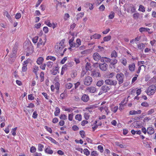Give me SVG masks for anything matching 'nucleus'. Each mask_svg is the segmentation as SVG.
<instances>
[{"label": "nucleus", "instance_id": "obj_1", "mask_svg": "<svg viewBox=\"0 0 156 156\" xmlns=\"http://www.w3.org/2000/svg\"><path fill=\"white\" fill-rule=\"evenodd\" d=\"M64 41L65 40L62 39L60 43H57L55 46V48L57 55L63 56V53H62V51L64 47Z\"/></svg>", "mask_w": 156, "mask_h": 156}, {"label": "nucleus", "instance_id": "obj_2", "mask_svg": "<svg viewBox=\"0 0 156 156\" xmlns=\"http://www.w3.org/2000/svg\"><path fill=\"white\" fill-rule=\"evenodd\" d=\"M116 77L119 85L122 84L123 83L124 76L122 73H117L116 75Z\"/></svg>", "mask_w": 156, "mask_h": 156}, {"label": "nucleus", "instance_id": "obj_3", "mask_svg": "<svg viewBox=\"0 0 156 156\" xmlns=\"http://www.w3.org/2000/svg\"><path fill=\"white\" fill-rule=\"evenodd\" d=\"M156 86L154 85H152L149 87L147 91V94L149 95H153L156 90Z\"/></svg>", "mask_w": 156, "mask_h": 156}, {"label": "nucleus", "instance_id": "obj_4", "mask_svg": "<svg viewBox=\"0 0 156 156\" xmlns=\"http://www.w3.org/2000/svg\"><path fill=\"white\" fill-rule=\"evenodd\" d=\"M105 84L114 86H116L117 84V82L116 80L111 79H106L105 81Z\"/></svg>", "mask_w": 156, "mask_h": 156}, {"label": "nucleus", "instance_id": "obj_5", "mask_svg": "<svg viewBox=\"0 0 156 156\" xmlns=\"http://www.w3.org/2000/svg\"><path fill=\"white\" fill-rule=\"evenodd\" d=\"M84 84L86 86H89L92 82V79L91 77L90 76L86 77L84 80Z\"/></svg>", "mask_w": 156, "mask_h": 156}, {"label": "nucleus", "instance_id": "obj_6", "mask_svg": "<svg viewBox=\"0 0 156 156\" xmlns=\"http://www.w3.org/2000/svg\"><path fill=\"white\" fill-rule=\"evenodd\" d=\"M19 46V43L17 42H16L12 49V53L11 55L12 58H15L16 53Z\"/></svg>", "mask_w": 156, "mask_h": 156}, {"label": "nucleus", "instance_id": "obj_7", "mask_svg": "<svg viewBox=\"0 0 156 156\" xmlns=\"http://www.w3.org/2000/svg\"><path fill=\"white\" fill-rule=\"evenodd\" d=\"M111 89V87L108 86L107 85H102L101 88V90H103L105 93H106Z\"/></svg>", "mask_w": 156, "mask_h": 156}, {"label": "nucleus", "instance_id": "obj_8", "mask_svg": "<svg viewBox=\"0 0 156 156\" xmlns=\"http://www.w3.org/2000/svg\"><path fill=\"white\" fill-rule=\"evenodd\" d=\"M108 67V65L106 63H100L99 65L100 69L103 71H105L107 70Z\"/></svg>", "mask_w": 156, "mask_h": 156}, {"label": "nucleus", "instance_id": "obj_9", "mask_svg": "<svg viewBox=\"0 0 156 156\" xmlns=\"http://www.w3.org/2000/svg\"><path fill=\"white\" fill-rule=\"evenodd\" d=\"M91 75L94 77H100L101 74L99 71L94 70L91 72Z\"/></svg>", "mask_w": 156, "mask_h": 156}, {"label": "nucleus", "instance_id": "obj_10", "mask_svg": "<svg viewBox=\"0 0 156 156\" xmlns=\"http://www.w3.org/2000/svg\"><path fill=\"white\" fill-rule=\"evenodd\" d=\"M44 41H43L42 39L40 38L39 39V41L37 43V48H41V46H44L45 44L46 41V39L45 38L44 39Z\"/></svg>", "mask_w": 156, "mask_h": 156}, {"label": "nucleus", "instance_id": "obj_11", "mask_svg": "<svg viewBox=\"0 0 156 156\" xmlns=\"http://www.w3.org/2000/svg\"><path fill=\"white\" fill-rule=\"evenodd\" d=\"M93 58L94 60L98 61L100 60L101 56L98 53L95 52L93 54Z\"/></svg>", "mask_w": 156, "mask_h": 156}, {"label": "nucleus", "instance_id": "obj_12", "mask_svg": "<svg viewBox=\"0 0 156 156\" xmlns=\"http://www.w3.org/2000/svg\"><path fill=\"white\" fill-rule=\"evenodd\" d=\"M86 90L90 93H94L96 91L97 89L95 87L92 86L87 87Z\"/></svg>", "mask_w": 156, "mask_h": 156}, {"label": "nucleus", "instance_id": "obj_13", "mask_svg": "<svg viewBox=\"0 0 156 156\" xmlns=\"http://www.w3.org/2000/svg\"><path fill=\"white\" fill-rule=\"evenodd\" d=\"M81 100L84 102H87L89 100V97L88 95L83 94L81 98Z\"/></svg>", "mask_w": 156, "mask_h": 156}, {"label": "nucleus", "instance_id": "obj_14", "mask_svg": "<svg viewBox=\"0 0 156 156\" xmlns=\"http://www.w3.org/2000/svg\"><path fill=\"white\" fill-rule=\"evenodd\" d=\"M154 132V129L152 127H149L147 129V132L149 134H152Z\"/></svg>", "mask_w": 156, "mask_h": 156}, {"label": "nucleus", "instance_id": "obj_15", "mask_svg": "<svg viewBox=\"0 0 156 156\" xmlns=\"http://www.w3.org/2000/svg\"><path fill=\"white\" fill-rule=\"evenodd\" d=\"M141 112V111L140 110H138L137 111L133 110L130 111L129 114L131 115H133L136 114H140Z\"/></svg>", "mask_w": 156, "mask_h": 156}, {"label": "nucleus", "instance_id": "obj_16", "mask_svg": "<svg viewBox=\"0 0 156 156\" xmlns=\"http://www.w3.org/2000/svg\"><path fill=\"white\" fill-rule=\"evenodd\" d=\"M129 70L130 71H134L135 68V66L134 63H133L132 64H130L129 65Z\"/></svg>", "mask_w": 156, "mask_h": 156}, {"label": "nucleus", "instance_id": "obj_17", "mask_svg": "<svg viewBox=\"0 0 156 156\" xmlns=\"http://www.w3.org/2000/svg\"><path fill=\"white\" fill-rule=\"evenodd\" d=\"M138 48L139 49L143 50L145 47V44L143 43H140L137 45Z\"/></svg>", "mask_w": 156, "mask_h": 156}, {"label": "nucleus", "instance_id": "obj_18", "mask_svg": "<svg viewBox=\"0 0 156 156\" xmlns=\"http://www.w3.org/2000/svg\"><path fill=\"white\" fill-rule=\"evenodd\" d=\"M39 69V68L38 66H35L33 68V72L34 73L35 75H37V72Z\"/></svg>", "mask_w": 156, "mask_h": 156}, {"label": "nucleus", "instance_id": "obj_19", "mask_svg": "<svg viewBox=\"0 0 156 156\" xmlns=\"http://www.w3.org/2000/svg\"><path fill=\"white\" fill-rule=\"evenodd\" d=\"M150 30V29L148 28L143 27H141L139 29V30L140 32L144 31H148Z\"/></svg>", "mask_w": 156, "mask_h": 156}, {"label": "nucleus", "instance_id": "obj_20", "mask_svg": "<svg viewBox=\"0 0 156 156\" xmlns=\"http://www.w3.org/2000/svg\"><path fill=\"white\" fill-rule=\"evenodd\" d=\"M44 61L43 58L42 57H40L38 58L37 61V63L38 65H41V64Z\"/></svg>", "mask_w": 156, "mask_h": 156}, {"label": "nucleus", "instance_id": "obj_21", "mask_svg": "<svg viewBox=\"0 0 156 156\" xmlns=\"http://www.w3.org/2000/svg\"><path fill=\"white\" fill-rule=\"evenodd\" d=\"M84 14L83 12H80L77 14L76 15L77 20H78L80 19H81L83 16Z\"/></svg>", "mask_w": 156, "mask_h": 156}, {"label": "nucleus", "instance_id": "obj_22", "mask_svg": "<svg viewBox=\"0 0 156 156\" xmlns=\"http://www.w3.org/2000/svg\"><path fill=\"white\" fill-rule=\"evenodd\" d=\"M58 68L57 67H55V69H53L51 71V73L53 75H56L57 72H58Z\"/></svg>", "mask_w": 156, "mask_h": 156}, {"label": "nucleus", "instance_id": "obj_23", "mask_svg": "<svg viewBox=\"0 0 156 156\" xmlns=\"http://www.w3.org/2000/svg\"><path fill=\"white\" fill-rule=\"evenodd\" d=\"M104 80H99L97 83L96 85L98 87L101 86L104 83Z\"/></svg>", "mask_w": 156, "mask_h": 156}, {"label": "nucleus", "instance_id": "obj_24", "mask_svg": "<svg viewBox=\"0 0 156 156\" xmlns=\"http://www.w3.org/2000/svg\"><path fill=\"white\" fill-rule=\"evenodd\" d=\"M116 145L121 148H126V145L121 144L119 142H116Z\"/></svg>", "mask_w": 156, "mask_h": 156}, {"label": "nucleus", "instance_id": "obj_25", "mask_svg": "<svg viewBox=\"0 0 156 156\" xmlns=\"http://www.w3.org/2000/svg\"><path fill=\"white\" fill-rule=\"evenodd\" d=\"M44 73L43 72H41L40 75V76L41 78L40 81L42 82L44 80Z\"/></svg>", "mask_w": 156, "mask_h": 156}, {"label": "nucleus", "instance_id": "obj_26", "mask_svg": "<svg viewBox=\"0 0 156 156\" xmlns=\"http://www.w3.org/2000/svg\"><path fill=\"white\" fill-rule=\"evenodd\" d=\"M90 64L89 62H87L85 66V69L87 70H90L91 69Z\"/></svg>", "mask_w": 156, "mask_h": 156}, {"label": "nucleus", "instance_id": "obj_27", "mask_svg": "<svg viewBox=\"0 0 156 156\" xmlns=\"http://www.w3.org/2000/svg\"><path fill=\"white\" fill-rule=\"evenodd\" d=\"M101 37V35L100 34H95L93 35V38L94 39H99Z\"/></svg>", "mask_w": 156, "mask_h": 156}, {"label": "nucleus", "instance_id": "obj_28", "mask_svg": "<svg viewBox=\"0 0 156 156\" xmlns=\"http://www.w3.org/2000/svg\"><path fill=\"white\" fill-rule=\"evenodd\" d=\"M53 64V62L51 61H49L47 62L46 64V65L47 66L50 68H51L52 67Z\"/></svg>", "mask_w": 156, "mask_h": 156}, {"label": "nucleus", "instance_id": "obj_29", "mask_svg": "<svg viewBox=\"0 0 156 156\" xmlns=\"http://www.w3.org/2000/svg\"><path fill=\"white\" fill-rule=\"evenodd\" d=\"M111 61L110 62L111 65H114L117 62V60L115 58L111 59Z\"/></svg>", "mask_w": 156, "mask_h": 156}, {"label": "nucleus", "instance_id": "obj_30", "mask_svg": "<svg viewBox=\"0 0 156 156\" xmlns=\"http://www.w3.org/2000/svg\"><path fill=\"white\" fill-rule=\"evenodd\" d=\"M60 112V109L58 107H56L55 108V116L58 115L59 114Z\"/></svg>", "mask_w": 156, "mask_h": 156}, {"label": "nucleus", "instance_id": "obj_31", "mask_svg": "<svg viewBox=\"0 0 156 156\" xmlns=\"http://www.w3.org/2000/svg\"><path fill=\"white\" fill-rule=\"evenodd\" d=\"M45 152L49 154H52L53 153V151L51 150H50L48 147L46 148L45 150Z\"/></svg>", "mask_w": 156, "mask_h": 156}, {"label": "nucleus", "instance_id": "obj_32", "mask_svg": "<svg viewBox=\"0 0 156 156\" xmlns=\"http://www.w3.org/2000/svg\"><path fill=\"white\" fill-rule=\"evenodd\" d=\"M111 36L110 35H108L105 37L103 38V40L104 41H108L111 40Z\"/></svg>", "mask_w": 156, "mask_h": 156}, {"label": "nucleus", "instance_id": "obj_33", "mask_svg": "<svg viewBox=\"0 0 156 156\" xmlns=\"http://www.w3.org/2000/svg\"><path fill=\"white\" fill-rule=\"evenodd\" d=\"M75 118L76 120L80 121L82 120V115L80 114H77L76 115Z\"/></svg>", "mask_w": 156, "mask_h": 156}, {"label": "nucleus", "instance_id": "obj_34", "mask_svg": "<svg viewBox=\"0 0 156 156\" xmlns=\"http://www.w3.org/2000/svg\"><path fill=\"white\" fill-rule=\"evenodd\" d=\"M117 56V52L115 51H113L111 53V58L114 57L115 58Z\"/></svg>", "mask_w": 156, "mask_h": 156}, {"label": "nucleus", "instance_id": "obj_35", "mask_svg": "<svg viewBox=\"0 0 156 156\" xmlns=\"http://www.w3.org/2000/svg\"><path fill=\"white\" fill-rule=\"evenodd\" d=\"M56 59V58L55 57L51 56H48L46 58V59L47 60L50 59L53 61H55Z\"/></svg>", "mask_w": 156, "mask_h": 156}, {"label": "nucleus", "instance_id": "obj_36", "mask_svg": "<svg viewBox=\"0 0 156 156\" xmlns=\"http://www.w3.org/2000/svg\"><path fill=\"white\" fill-rule=\"evenodd\" d=\"M115 16V13L114 12L112 11L110 12L109 15L108 16L109 19H112Z\"/></svg>", "mask_w": 156, "mask_h": 156}, {"label": "nucleus", "instance_id": "obj_37", "mask_svg": "<svg viewBox=\"0 0 156 156\" xmlns=\"http://www.w3.org/2000/svg\"><path fill=\"white\" fill-rule=\"evenodd\" d=\"M67 94L66 93L64 92L60 94V98L61 99H64L65 97H66L67 96Z\"/></svg>", "mask_w": 156, "mask_h": 156}, {"label": "nucleus", "instance_id": "obj_38", "mask_svg": "<svg viewBox=\"0 0 156 156\" xmlns=\"http://www.w3.org/2000/svg\"><path fill=\"white\" fill-rule=\"evenodd\" d=\"M73 84L70 83H67L66 84V87L67 89H69L73 87Z\"/></svg>", "mask_w": 156, "mask_h": 156}, {"label": "nucleus", "instance_id": "obj_39", "mask_svg": "<svg viewBox=\"0 0 156 156\" xmlns=\"http://www.w3.org/2000/svg\"><path fill=\"white\" fill-rule=\"evenodd\" d=\"M84 154L87 156L89 155L90 154L89 151L87 149H85L83 151Z\"/></svg>", "mask_w": 156, "mask_h": 156}, {"label": "nucleus", "instance_id": "obj_40", "mask_svg": "<svg viewBox=\"0 0 156 156\" xmlns=\"http://www.w3.org/2000/svg\"><path fill=\"white\" fill-rule=\"evenodd\" d=\"M138 10L141 11L142 12H144L145 11L144 7L142 5H140Z\"/></svg>", "mask_w": 156, "mask_h": 156}, {"label": "nucleus", "instance_id": "obj_41", "mask_svg": "<svg viewBox=\"0 0 156 156\" xmlns=\"http://www.w3.org/2000/svg\"><path fill=\"white\" fill-rule=\"evenodd\" d=\"M76 44H77L76 47L78 48L81 44V41L80 39L78 38L76 40Z\"/></svg>", "mask_w": 156, "mask_h": 156}, {"label": "nucleus", "instance_id": "obj_42", "mask_svg": "<svg viewBox=\"0 0 156 156\" xmlns=\"http://www.w3.org/2000/svg\"><path fill=\"white\" fill-rule=\"evenodd\" d=\"M121 62L124 66H126L127 64V61L125 58H122L121 60Z\"/></svg>", "mask_w": 156, "mask_h": 156}, {"label": "nucleus", "instance_id": "obj_43", "mask_svg": "<svg viewBox=\"0 0 156 156\" xmlns=\"http://www.w3.org/2000/svg\"><path fill=\"white\" fill-rule=\"evenodd\" d=\"M69 44L71 47H76L77 44H76L74 42H69Z\"/></svg>", "mask_w": 156, "mask_h": 156}, {"label": "nucleus", "instance_id": "obj_44", "mask_svg": "<svg viewBox=\"0 0 156 156\" xmlns=\"http://www.w3.org/2000/svg\"><path fill=\"white\" fill-rule=\"evenodd\" d=\"M154 111L155 110L154 109H151L147 112V114L148 115H151L154 112Z\"/></svg>", "mask_w": 156, "mask_h": 156}, {"label": "nucleus", "instance_id": "obj_45", "mask_svg": "<svg viewBox=\"0 0 156 156\" xmlns=\"http://www.w3.org/2000/svg\"><path fill=\"white\" fill-rule=\"evenodd\" d=\"M44 148V145L41 144H39L38 145V150L39 151H42L43 150V148Z\"/></svg>", "mask_w": 156, "mask_h": 156}, {"label": "nucleus", "instance_id": "obj_46", "mask_svg": "<svg viewBox=\"0 0 156 156\" xmlns=\"http://www.w3.org/2000/svg\"><path fill=\"white\" fill-rule=\"evenodd\" d=\"M54 2L55 3H57L56 4V8L57 10V7L58 6V5L59 4H60V6H61L62 5V3L61 2H59L57 0H54Z\"/></svg>", "mask_w": 156, "mask_h": 156}, {"label": "nucleus", "instance_id": "obj_47", "mask_svg": "<svg viewBox=\"0 0 156 156\" xmlns=\"http://www.w3.org/2000/svg\"><path fill=\"white\" fill-rule=\"evenodd\" d=\"M4 15L5 16L9 19H10L11 17L7 11H5L4 13Z\"/></svg>", "mask_w": 156, "mask_h": 156}, {"label": "nucleus", "instance_id": "obj_48", "mask_svg": "<svg viewBox=\"0 0 156 156\" xmlns=\"http://www.w3.org/2000/svg\"><path fill=\"white\" fill-rule=\"evenodd\" d=\"M139 15L140 14L139 13H136L133 15V17L134 19H137L138 18Z\"/></svg>", "mask_w": 156, "mask_h": 156}, {"label": "nucleus", "instance_id": "obj_49", "mask_svg": "<svg viewBox=\"0 0 156 156\" xmlns=\"http://www.w3.org/2000/svg\"><path fill=\"white\" fill-rule=\"evenodd\" d=\"M60 119L62 120H66L67 119V116L64 114L61 115L60 117Z\"/></svg>", "mask_w": 156, "mask_h": 156}, {"label": "nucleus", "instance_id": "obj_50", "mask_svg": "<svg viewBox=\"0 0 156 156\" xmlns=\"http://www.w3.org/2000/svg\"><path fill=\"white\" fill-rule=\"evenodd\" d=\"M59 85H60V84L58 82H56L55 83V88L56 89H57V90H58L59 89Z\"/></svg>", "mask_w": 156, "mask_h": 156}, {"label": "nucleus", "instance_id": "obj_51", "mask_svg": "<svg viewBox=\"0 0 156 156\" xmlns=\"http://www.w3.org/2000/svg\"><path fill=\"white\" fill-rule=\"evenodd\" d=\"M89 50L87 49L84 50L81 52V53L82 55H85L89 53Z\"/></svg>", "mask_w": 156, "mask_h": 156}, {"label": "nucleus", "instance_id": "obj_52", "mask_svg": "<svg viewBox=\"0 0 156 156\" xmlns=\"http://www.w3.org/2000/svg\"><path fill=\"white\" fill-rule=\"evenodd\" d=\"M38 114L37 113V112L35 111L33 113L32 117L34 119H36L37 118Z\"/></svg>", "mask_w": 156, "mask_h": 156}, {"label": "nucleus", "instance_id": "obj_53", "mask_svg": "<svg viewBox=\"0 0 156 156\" xmlns=\"http://www.w3.org/2000/svg\"><path fill=\"white\" fill-rule=\"evenodd\" d=\"M38 39V37H34L32 39L33 42L34 43H36Z\"/></svg>", "mask_w": 156, "mask_h": 156}, {"label": "nucleus", "instance_id": "obj_54", "mask_svg": "<svg viewBox=\"0 0 156 156\" xmlns=\"http://www.w3.org/2000/svg\"><path fill=\"white\" fill-rule=\"evenodd\" d=\"M34 98L32 94H30L28 95V99L30 100H32L34 99Z\"/></svg>", "mask_w": 156, "mask_h": 156}, {"label": "nucleus", "instance_id": "obj_55", "mask_svg": "<svg viewBox=\"0 0 156 156\" xmlns=\"http://www.w3.org/2000/svg\"><path fill=\"white\" fill-rule=\"evenodd\" d=\"M73 114L71 113L69 114L68 116V119L70 121H72L73 120Z\"/></svg>", "mask_w": 156, "mask_h": 156}, {"label": "nucleus", "instance_id": "obj_56", "mask_svg": "<svg viewBox=\"0 0 156 156\" xmlns=\"http://www.w3.org/2000/svg\"><path fill=\"white\" fill-rule=\"evenodd\" d=\"M80 134L83 138L85 136V132L84 131H80Z\"/></svg>", "mask_w": 156, "mask_h": 156}, {"label": "nucleus", "instance_id": "obj_57", "mask_svg": "<svg viewBox=\"0 0 156 156\" xmlns=\"http://www.w3.org/2000/svg\"><path fill=\"white\" fill-rule=\"evenodd\" d=\"M115 73H111L108 75V77L109 78H112L114 76Z\"/></svg>", "mask_w": 156, "mask_h": 156}, {"label": "nucleus", "instance_id": "obj_58", "mask_svg": "<svg viewBox=\"0 0 156 156\" xmlns=\"http://www.w3.org/2000/svg\"><path fill=\"white\" fill-rule=\"evenodd\" d=\"M135 76L133 77L132 79V83H133L135 81H136L137 79V77L138 75H135Z\"/></svg>", "mask_w": 156, "mask_h": 156}, {"label": "nucleus", "instance_id": "obj_59", "mask_svg": "<svg viewBox=\"0 0 156 156\" xmlns=\"http://www.w3.org/2000/svg\"><path fill=\"white\" fill-rule=\"evenodd\" d=\"M36 151V148L34 146H32L30 149V151L32 153Z\"/></svg>", "mask_w": 156, "mask_h": 156}, {"label": "nucleus", "instance_id": "obj_60", "mask_svg": "<svg viewBox=\"0 0 156 156\" xmlns=\"http://www.w3.org/2000/svg\"><path fill=\"white\" fill-rule=\"evenodd\" d=\"M46 65V64H43L40 66V68L43 70H44L45 69V68Z\"/></svg>", "mask_w": 156, "mask_h": 156}, {"label": "nucleus", "instance_id": "obj_61", "mask_svg": "<svg viewBox=\"0 0 156 156\" xmlns=\"http://www.w3.org/2000/svg\"><path fill=\"white\" fill-rule=\"evenodd\" d=\"M21 15L20 13H18L16 14L15 18L16 19H19L21 17Z\"/></svg>", "mask_w": 156, "mask_h": 156}, {"label": "nucleus", "instance_id": "obj_62", "mask_svg": "<svg viewBox=\"0 0 156 156\" xmlns=\"http://www.w3.org/2000/svg\"><path fill=\"white\" fill-rule=\"evenodd\" d=\"M45 129L49 132L50 133H52V130L51 128L48 127L47 126H45Z\"/></svg>", "mask_w": 156, "mask_h": 156}, {"label": "nucleus", "instance_id": "obj_63", "mask_svg": "<svg viewBox=\"0 0 156 156\" xmlns=\"http://www.w3.org/2000/svg\"><path fill=\"white\" fill-rule=\"evenodd\" d=\"M136 125L138 127V128L142 126V124L140 121H137L136 122Z\"/></svg>", "mask_w": 156, "mask_h": 156}, {"label": "nucleus", "instance_id": "obj_64", "mask_svg": "<svg viewBox=\"0 0 156 156\" xmlns=\"http://www.w3.org/2000/svg\"><path fill=\"white\" fill-rule=\"evenodd\" d=\"M98 147V149L100 150L101 152H102L103 151V147L101 145H99Z\"/></svg>", "mask_w": 156, "mask_h": 156}]
</instances>
